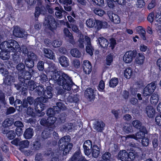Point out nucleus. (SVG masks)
I'll use <instances>...</instances> for the list:
<instances>
[{"mask_svg": "<svg viewBox=\"0 0 161 161\" xmlns=\"http://www.w3.org/2000/svg\"><path fill=\"white\" fill-rule=\"evenodd\" d=\"M0 57L3 60H7L10 58L11 52H19L21 50L18 42L14 40L2 42L0 44Z\"/></svg>", "mask_w": 161, "mask_h": 161, "instance_id": "nucleus-1", "label": "nucleus"}, {"mask_svg": "<svg viewBox=\"0 0 161 161\" xmlns=\"http://www.w3.org/2000/svg\"><path fill=\"white\" fill-rule=\"evenodd\" d=\"M56 105L54 106L53 108H49L46 111L48 117H51L55 118V122L58 119L59 124L65 122L67 115L64 112H62L66 108L64 104L62 102H58Z\"/></svg>", "mask_w": 161, "mask_h": 161, "instance_id": "nucleus-2", "label": "nucleus"}, {"mask_svg": "<svg viewBox=\"0 0 161 161\" xmlns=\"http://www.w3.org/2000/svg\"><path fill=\"white\" fill-rule=\"evenodd\" d=\"M52 80L54 83L59 86H62L65 90L70 91L74 84L70 77L64 72L59 71L55 73Z\"/></svg>", "mask_w": 161, "mask_h": 161, "instance_id": "nucleus-3", "label": "nucleus"}, {"mask_svg": "<svg viewBox=\"0 0 161 161\" xmlns=\"http://www.w3.org/2000/svg\"><path fill=\"white\" fill-rule=\"evenodd\" d=\"M70 137L69 136H65L62 137L59 141L58 145L60 151L63 152L64 155L69 153L73 147L72 143H69Z\"/></svg>", "mask_w": 161, "mask_h": 161, "instance_id": "nucleus-4", "label": "nucleus"}, {"mask_svg": "<svg viewBox=\"0 0 161 161\" xmlns=\"http://www.w3.org/2000/svg\"><path fill=\"white\" fill-rule=\"evenodd\" d=\"M56 126L52 128H45L43 130L41 134V136L43 141H45V144L47 146L52 147L56 144L57 142L55 141H53L50 138L52 136V132L55 129Z\"/></svg>", "mask_w": 161, "mask_h": 161, "instance_id": "nucleus-5", "label": "nucleus"}, {"mask_svg": "<svg viewBox=\"0 0 161 161\" xmlns=\"http://www.w3.org/2000/svg\"><path fill=\"white\" fill-rule=\"evenodd\" d=\"M36 101L34 106L36 115L40 117L42 116L45 114L44 112L42 111L46 108L44 103L47 102V100H45L41 97H39L36 99Z\"/></svg>", "mask_w": 161, "mask_h": 161, "instance_id": "nucleus-6", "label": "nucleus"}, {"mask_svg": "<svg viewBox=\"0 0 161 161\" xmlns=\"http://www.w3.org/2000/svg\"><path fill=\"white\" fill-rule=\"evenodd\" d=\"M21 84H17L18 86L17 89L19 90L20 89H24L22 90L21 92V94L24 95H26L27 93V89L29 90L33 91L35 89L36 85V82L33 80H30L27 81H21Z\"/></svg>", "mask_w": 161, "mask_h": 161, "instance_id": "nucleus-7", "label": "nucleus"}, {"mask_svg": "<svg viewBox=\"0 0 161 161\" xmlns=\"http://www.w3.org/2000/svg\"><path fill=\"white\" fill-rule=\"evenodd\" d=\"M0 72L5 77L3 82L6 85H11L12 82H14V77L13 76L8 75V72L6 68L3 64H2L0 65Z\"/></svg>", "mask_w": 161, "mask_h": 161, "instance_id": "nucleus-8", "label": "nucleus"}, {"mask_svg": "<svg viewBox=\"0 0 161 161\" xmlns=\"http://www.w3.org/2000/svg\"><path fill=\"white\" fill-rule=\"evenodd\" d=\"M45 21L49 30L53 31L56 29L58 25L53 17L51 15H48L45 18Z\"/></svg>", "mask_w": 161, "mask_h": 161, "instance_id": "nucleus-9", "label": "nucleus"}, {"mask_svg": "<svg viewBox=\"0 0 161 161\" xmlns=\"http://www.w3.org/2000/svg\"><path fill=\"white\" fill-rule=\"evenodd\" d=\"M55 118L54 117H48L47 119L43 118L40 119V123L41 125L46 126L47 128H52L53 126H55L54 124L55 122Z\"/></svg>", "mask_w": 161, "mask_h": 161, "instance_id": "nucleus-10", "label": "nucleus"}, {"mask_svg": "<svg viewBox=\"0 0 161 161\" xmlns=\"http://www.w3.org/2000/svg\"><path fill=\"white\" fill-rule=\"evenodd\" d=\"M156 87L155 83L154 82L147 85L143 89V96L145 97L150 96L154 92Z\"/></svg>", "mask_w": 161, "mask_h": 161, "instance_id": "nucleus-11", "label": "nucleus"}, {"mask_svg": "<svg viewBox=\"0 0 161 161\" xmlns=\"http://www.w3.org/2000/svg\"><path fill=\"white\" fill-rule=\"evenodd\" d=\"M137 54L136 50L126 52L123 57V60L126 63H130L135 58Z\"/></svg>", "mask_w": 161, "mask_h": 161, "instance_id": "nucleus-12", "label": "nucleus"}, {"mask_svg": "<svg viewBox=\"0 0 161 161\" xmlns=\"http://www.w3.org/2000/svg\"><path fill=\"white\" fill-rule=\"evenodd\" d=\"M147 133V131L146 127L145 126H143L141 129L139 130V131L137 132L135 135H130L128 136L130 138L137 140L143 138Z\"/></svg>", "mask_w": 161, "mask_h": 161, "instance_id": "nucleus-13", "label": "nucleus"}, {"mask_svg": "<svg viewBox=\"0 0 161 161\" xmlns=\"http://www.w3.org/2000/svg\"><path fill=\"white\" fill-rule=\"evenodd\" d=\"M45 6L43 5L41 0H37V6L35 8L34 14L35 18H38L42 12L45 11Z\"/></svg>", "mask_w": 161, "mask_h": 161, "instance_id": "nucleus-14", "label": "nucleus"}, {"mask_svg": "<svg viewBox=\"0 0 161 161\" xmlns=\"http://www.w3.org/2000/svg\"><path fill=\"white\" fill-rule=\"evenodd\" d=\"M131 151L129 153H128V159H135L136 158L137 159L140 160L144 159V158L145 157L143 156V153H137L133 149H131Z\"/></svg>", "mask_w": 161, "mask_h": 161, "instance_id": "nucleus-15", "label": "nucleus"}, {"mask_svg": "<svg viewBox=\"0 0 161 161\" xmlns=\"http://www.w3.org/2000/svg\"><path fill=\"white\" fill-rule=\"evenodd\" d=\"M81 154L80 149L77 150L70 158L69 161H87Z\"/></svg>", "mask_w": 161, "mask_h": 161, "instance_id": "nucleus-16", "label": "nucleus"}, {"mask_svg": "<svg viewBox=\"0 0 161 161\" xmlns=\"http://www.w3.org/2000/svg\"><path fill=\"white\" fill-rule=\"evenodd\" d=\"M150 140L152 142V149L154 151L158 150V147L159 139L158 134H153L150 136Z\"/></svg>", "mask_w": 161, "mask_h": 161, "instance_id": "nucleus-17", "label": "nucleus"}, {"mask_svg": "<svg viewBox=\"0 0 161 161\" xmlns=\"http://www.w3.org/2000/svg\"><path fill=\"white\" fill-rule=\"evenodd\" d=\"M36 59V56L35 54L32 53L31 55L28 57L25 61V64L27 67L29 68L28 69H31L34 65V61Z\"/></svg>", "mask_w": 161, "mask_h": 161, "instance_id": "nucleus-18", "label": "nucleus"}, {"mask_svg": "<svg viewBox=\"0 0 161 161\" xmlns=\"http://www.w3.org/2000/svg\"><path fill=\"white\" fill-rule=\"evenodd\" d=\"M46 90H44L43 92L42 95L43 96V97H41L42 98L45 100H47V101H48L49 99L51 98L53 96L52 91L53 88L50 86H48L46 87Z\"/></svg>", "mask_w": 161, "mask_h": 161, "instance_id": "nucleus-19", "label": "nucleus"}, {"mask_svg": "<svg viewBox=\"0 0 161 161\" xmlns=\"http://www.w3.org/2000/svg\"><path fill=\"white\" fill-rule=\"evenodd\" d=\"M7 126L5 127L3 130V133L6 134V136L9 140H12L15 138L16 135L15 132L13 130H8L9 126L10 125H7Z\"/></svg>", "mask_w": 161, "mask_h": 161, "instance_id": "nucleus-20", "label": "nucleus"}, {"mask_svg": "<svg viewBox=\"0 0 161 161\" xmlns=\"http://www.w3.org/2000/svg\"><path fill=\"white\" fill-rule=\"evenodd\" d=\"M82 67L84 72L86 74H90L92 71L91 64L88 60H85L83 61Z\"/></svg>", "mask_w": 161, "mask_h": 161, "instance_id": "nucleus-21", "label": "nucleus"}, {"mask_svg": "<svg viewBox=\"0 0 161 161\" xmlns=\"http://www.w3.org/2000/svg\"><path fill=\"white\" fill-rule=\"evenodd\" d=\"M33 70L32 69H28V71H25L23 74H22V75H23V77L19 78L21 79L19 80L20 81H21L22 80V81H29L30 80L31 77H32L33 75Z\"/></svg>", "mask_w": 161, "mask_h": 161, "instance_id": "nucleus-22", "label": "nucleus"}, {"mask_svg": "<svg viewBox=\"0 0 161 161\" xmlns=\"http://www.w3.org/2000/svg\"><path fill=\"white\" fill-rule=\"evenodd\" d=\"M42 146V144L40 138H37L31 144L30 148L33 151L35 152L39 150Z\"/></svg>", "mask_w": 161, "mask_h": 161, "instance_id": "nucleus-23", "label": "nucleus"}, {"mask_svg": "<svg viewBox=\"0 0 161 161\" xmlns=\"http://www.w3.org/2000/svg\"><path fill=\"white\" fill-rule=\"evenodd\" d=\"M107 5L110 8H113L115 7L114 3L121 5H125L126 3V0H107Z\"/></svg>", "mask_w": 161, "mask_h": 161, "instance_id": "nucleus-24", "label": "nucleus"}, {"mask_svg": "<svg viewBox=\"0 0 161 161\" xmlns=\"http://www.w3.org/2000/svg\"><path fill=\"white\" fill-rule=\"evenodd\" d=\"M108 25V24L106 22L95 19V26L94 28L99 30L102 28L104 29L107 28Z\"/></svg>", "mask_w": 161, "mask_h": 161, "instance_id": "nucleus-25", "label": "nucleus"}, {"mask_svg": "<svg viewBox=\"0 0 161 161\" xmlns=\"http://www.w3.org/2000/svg\"><path fill=\"white\" fill-rule=\"evenodd\" d=\"M60 3H63L64 9L67 11H70L72 9V0H59Z\"/></svg>", "mask_w": 161, "mask_h": 161, "instance_id": "nucleus-26", "label": "nucleus"}, {"mask_svg": "<svg viewBox=\"0 0 161 161\" xmlns=\"http://www.w3.org/2000/svg\"><path fill=\"white\" fill-rule=\"evenodd\" d=\"M105 124L102 120L96 121L94 126V128L97 132H101L104 130Z\"/></svg>", "mask_w": 161, "mask_h": 161, "instance_id": "nucleus-27", "label": "nucleus"}, {"mask_svg": "<svg viewBox=\"0 0 161 161\" xmlns=\"http://www.w3.org/2000/svg\"><path fill=\"white\" fill-rule=\"evenodd\" d=\"M13 33L15 37L22 38L25 36V31L19 27H17L14 29Z\"/></svg>", "mask_w": 161, "mask_h": 161, "instance_id": "nucleus-28", "label": "nucleus"}, {"mask_svg": "<svg viewBox=\"0 0 161 161\" xmlns=\"http://www.w3.org/2000/svg\"><path fill=\"white\" fill-rule=\"evenodd\" d=\"M85 95L90 101H92L95 98L94 90L92 88H87L85 91Z\"/></svg>", "mask_w": 161, "mask_h": 161, "instance_id": "nucleus-29", "label": "nucleus"}, {"mask_svg": "<svg viewBox=\"0 0 161 161\" xmlns=\"http://www.w3.org/2000/svg\"><path fill=\"white\" fill-rule=\"evenodd\" d=\"M59 62L62 66L66 67L69 64V62L68 58L64 56H60L59 58Z\"/></svg>", "mask_w": 161, "mask_h": 161, "instance_id": "nucleus-30", "label": "nucleus"}, {"mask_svg": "<svg viewBox=\"0 0 161 161\" xmlns=\"http://www.w3.org/2000/svg\"><path fill=\"white\" fill-rule=\"evenodd\" d=\"M48 72L51 75V79L52 80L53 78V76L55 75V73L58 72L59 71L57 70V68L54 64H50L48 68Z\"/></svg>", "mask_w": 161, "mask_h": 161, "instance_id": "nucleus-31", "label": "nucleus"}, {"mask_svg": "<svg viewBox=\"0 0 161 161\" xmlns=\"http://www.w3.org/2000/svg\"><path fill=\"white\" fill-rule=\"evenodd\" d=\"M128 153L126 150H122L118 153V159L121 161H127L128 159Z\"/></svg>", "mask_w": 161, "mask_h": 161, "instance_id": "nucleus-32", "label": "nucleus"}, {"mask_svg": "<svg viewBox=\"0 0 161 161\" xmlns=\"http://www.w3.org/2000/svg\"><path fill=\"white\" fill-rule=\"evenodd\" d=\"M44 52L45 56L47 58L52 60L55 59L54 53L50 49L44 48Z\"/></svg>", "mask_w": 161, "mask_h": 161, "instance_id": "nucleus-33", "label": "nucleus"}, {"mask_svg": "<svg viewBox=\"0 0 161 161\" xmlns=\"http://www.w3.org/2000/svg\"><path fill=\"white\" fill-rule=\"evenodd\" d=\"M136 30L142 39L143 40H146L147 38L146 36L145 29L143 28L142 26H139L136 27Z\"/></svg>", "mask_w": 161, "mask_h": 161, "instance_id": "nucleus-34", "label": "nucleus"}, {"mask_svg": "<svg viewBox=\"0 0 161 161\" xmlns=\"http://www.w3.org/2000/svg\"><path fill=\"white\" fill-rule=\"evenodd\" d=\"M34 130L32 128L29 127L26 129L24 132L23 136L26 139H30L33 136Z\"/></svg>", "mask_w": 161, "mask_h": 161, "instance_id": "nucleus-35", "label": "nucleus"}, {"mask_svg": "<svg viewBox=\"0 0 161 161\" xmlns=\"http://www.w3.org/2000/svg\"><path fill=\"white\" fill-rule=\"evenodd\" d=\"M143 53H140L137 54L135 59L136 63L138 65L142 64L144 62L145 57Z\"/></svg>", "mask_w": 161, "mask_h": 161, "instance_id": "nucleus-36", "label": "nucleus"}, {"mask_svg": "<svg viewBox=\"0 0 161 161\" xmlns=\"http://www.w3.org/2000/svg\"><path fill=\"white\" fill-rule=\"evenodd\" d=\"M100 46L104 48H107L109 45V41L105 38L100 37L98 39Z\"/></svg>", "mask_w": 161, "mask_h": 161, "instance_id": "nucleus-37", "label": "nucleus"}, {"mask_svg": "<svg viewBox=\"0 0 161 161\" xmlns=\"http://www.w3.org/2000/svg\"><path fill=\"white\" fill-rule=\"evenodd\" d=\"M100 153V150L98 146L94 145L92 149V157L95 158H97Z\"/></svg>", "mask_w": 161, "mask_h": 161, "instance_id": "nucleus-38", "label": "nucleus"}, {"mask_svg": "<svg viewBox=\"0 0 161 161\" xmlns=\"http://www.w3.org/2000/svg\"><path fill=\"white\" fill-rule=\"evenodd\" d=\"M64 33L65 36L69 39V42L73 44L74 42L73 36L67 28H64Z\"/></svg>", "mask_w": 161, "mask_h": 161, "instance_id": "nucleus-39", "label": "nucleus"}, {"mask_svg": "<svg viewBox=\"0 0 161 161\" xmlns=\"http://www.w3.org/2000/svg\"><path fill=\"white\" fill-rule=\"evenodd\" d=\"M70 53L72 56L74 57L79 58L81 55V52L77 48H73L71 50Z\"/></svg>", "mask_w": 161, "mask_h": 161, "instance_id": "nucleus-40", "label": "nucleus"}, {"mask_svg": "<svg viewBox=\"0 0 161 161\" xmlns=\"http://www.w3.org/2000/svg\"><path fill=\"white\" fill-rule=\"evenodd\" d=\"M133 74V70L130 67L125 69L124 71L125 77L127 79H130Z\"/></svg>", "mask_w": 161, "mask_h": 161, "instance_id": "nucleus-41", "label": "nucleus"}, {"mask_svg": "<svg viewBox=\"0 0 161 161\" xmlns=\"http://www.w3.org/2000/svg\"><path fill=\"white\" fill-rule=\"evenodd\" d=\"M159 100V96L158 94H153L151 96L150 102L153 105H156L158 103Z\"/></svg>", "mask_w": 161, "mask_h": 161, "instance_id": "nucleus-42", "label": "nucleus"}, {"mask_svg": "<svg viewBox=\"0 0 161 161\" xmlns=\"http://www.w3.org/2000/svg\"><path fill=\"white\" fill-rule=\"evenodd\" d=\"M38 86L36 85L35 87V92L39 96L42 95L43 92L44 91V89L43 85L37 84Z\"/></svg>", "mask_w": 161, "mask_h": 161, "instance_id": "nucleus-43", "label": "nucleus"}, {"mask_svg": "<svg viewBox=\"0 0 161 161\" xmlns=\"http://www.w3.org/2000/svg\"><path fill=\"white\" fill-rule=\"evenodd\" d=\"M118 82L119 80L118 78L116 77L113 78L109 81V86L110 87H115L118 85Z\"/></svg>", "mask_w": 161, "mask_h": 161, "instance_id": "nucleus-44", "label": "nucleus"}, {"mask_svg": "<svg viewBox=\"0 0 161 161\" xmlns=\"http://www.w3.org/2000/svg\"><path fill=\"white\" fill-rule=\"evenodd\" d=\"M114 54L113 53H110L106 56V64L110 66L113 62Z\"/></svg>", "mask_w": 161, "mask_h": 161, "instance_id": "nucleus-45", "label": "nucleus"}, {"mask_svg": "<svg viewBox=\"0 0 161 161\" xmlns=\"http://www.w3.org/2000/svg\"><path fill=\"white\" fill-rule=\"evenodd\" d=\"M132 125L133 127L136 129H141L144 126H142V123L140 121L138 120H135L132 122Z\"/></svg>", "mask_w": 161, "mask_h": 161, "instance_id": "nucleus-46", "label": "nucleus"}, {"mask_svg": "<svg viewBox=\"0 0 161 161\" xmlns=\"http://www.w3.org/2000/svg\"><path fill=\"white\" fill-rule=\"evenodd\" d=\"M102 158L103 161H112L111 154L109 152H106L103 154Z\"/></svg>", "mask_w": 161, "mask_h": 161, "instance_id": "nucleus-47", "label": "nucleus"}, {"mask_svg": "<svg viewBox=\"0 0 161 161\" xmlns=\"http://www.w3.org/2000/svg\"><path fill=\"white\" fill-rule=\"evenodd\" d=\"M86 23L87 27L89 28H94L95 26V20L92 18H89L86 20Z\"/></svg>", "mask_w": 161, "mask_h": 161, "instance_id": "nucleus-48", "label": "nucleus"}, {"mask_svg": "<svg viewBox=\"0 0 161 161\" xmlns=\"http://www.w3.org/2000/svg\"><path fill=\"white\" fill-rule=\"evenodd\" d=\"M116 40L113 38H111L109 39V46L108 45V47L109 49H110L111 50H113L115 47V45H116Z\"/></svg>", "mask_w": 161, "mask_h": 161, "instance_id": "nucleus-49", "label": "nucleus"}, {"mask_svg": "<svg viewBox=\"0 0 161 161\" xmlns=\"http://www.w3.org/2000/svg\"><path fill=\"white\" fill-rule=\"evenodd\" d=\"M14 54H12V59L13 61L15 63H18L20 61V53H18L19 52H13Z\"/></svg>", "mask_w": 161, "mask_h": 161, "instance_id": "nucleus-50", "label": "nucleus"}, {"mask_svg": "<svg viewBox=\"0 0 161 161\" xmlns=\"http://www.w3.org/2000/svg\"><path fill=\"white\" fill-rule=\"evenodd\" d=\"M26 114L32 117H35L36 114L35 109L30 107L27 108Z\"/></svg>", "mask_w": 161, "mask_h": 161, "instance_id": "nucleus-51", "label": "nucleus"}, {"mask_svg": "<svg viewBox=\"0 0 161 161\" xmlns=\"http://www.w3.org/2000/svg\"><path fill=\"white\" fill-rule=\"evenodd\" d=\"M28 103L26 99V98H24L22 101V104L21 105H18L19 108V110H22L24 108H28Z\"/></svg>", "mask_w": 161, "mask_h": 161, "instance_id": "nucleus-52", "label": "nucleus"}, {"mask_svg": "<svg viewBox=\"0 0 161 161\" xmlns=\"http://www.w3.org/2000/svg\"><path fill=\"white\" fill-rule=\"evenodd\" d=\"M20 49L21 50L20 51V52H19L20 53L22 52L23 53L25 56L27 55V57L31 55L32 53L28 51V49L26 47H22L21 48L20 47Z\"/></svg>", "mask_w": 161, "mask_h": 161, "instance_id": "nucleus-53", "label": "nucleus"}, {"mask_svg": "<svg viewBox=\"0 0 161 161\" xmlns=\"http://www.w3.org/2000/svg\"><path fill=\"white\" fill-rule=\"evenodd\" d=\"M29 144V142L27 140L19 142V145L21 149L27 148Z\"/></svg>", "mask_w": 161, "mask_h": 161, "instance_id": "nucleus-54", "label": "nucleus"}, {"mask_svg": "<svg viewBox=\"0 0 161 161\" xmlns=\"http://www.w3.org/2000/svg\"><path fill=\"white\" fill-rule=\"evenodd\" d=\"M16 68L19 72H20L21 74H23L25 71V65L23 63H19L17 65Z\"/></svg>", "mask_w": 161, "mask_h": 161, "instance_id": "nucleus-55", "label": "nucleus"}, {"mask_svg": "<svg viewBox=\"0 0 161 161\" xmlns=\"http://www.w3.org/2000/svg\"><path fill=\"white\" fill-rule=\"evenodd\" d=\"M114 24H118L120 22V18L117 14H113V17L110 19Z\"/></svg>", "mask_w": 161, "mask_h": 161, "instance_id": "nucleus-56", "label": "nucleus"}, {"mask_svg": "<svg viewBox=\"0 0 161 161\" xmlns=\"http://www.w3.org/2000/svg\"><path fill=\"white\" fill-rule=\"evenodd\" d=\"M94 12L96 14L100 16H102L105 13L103 10L98 8H95L94 10Z\"/></svg>", "mask_w": 161, "mask_h": 161, "instance_id": "nucleus-57", "label": "nucleus"}, {"mask_svg": "<svg viewBox=\"0 0 161 161\" xmlns=\"http://www.w3.org/2000/svg\"><path fill=\"white\" fill-rule=\"evenodd\" d=\"M46 7H45V11H44V12H42L41 14H44L47 11H48L49 13L50 14H53L54 12L53 9L50 8V6L48 4H45Z\"/></svg>", "mask_w": 161, "mask_h": 161, "instance_id": "nucleus-58", "label": "nucleus"}, {"mask_svg": "<svg viewBox=\"0 0 161 161\" xmlns=\"http://www.w3.org/2000/svg\"><path fill=\"white\" fill-rule=\"evenodd\" d=\"M84 153L85 155L89 156L92 153V150L91 149L92 148H90L89 147H87L84 146V147H83Z\"/></svg>", "mask_w": 161, "mask_h": 161, "instance_id": "nucleus-59", "label": "nucleus"}, {"mask_svg": "<svg viewBox=\"0 0 161 161\" xmlns=\"http://www.w3.org/2000/svg\"><path fill=\"white\" fill-rule=\"evenodd\" d=\"M24 2L23 0H17V4L16 6L19 10L23 9L22 8L23 7Z\"/></svg>", "mask_w": 161, "mask_h": 161, "instance_id": "nucleus-60", "label": "nucleus"}, {"mask_svg": "<svg viewBox=\"0 0 161 161\" xmlns=\"http://www.w3.org/2000/svg\"><path fill=\"white\" fill-rule=\"evenodd\" d=\"M44 62L42 61H39L37 64V68L39 71H42L44 69Z\"/></svg>", "mask_w": 161, "mask_h": 161, "instance_id": "nucleus-61", "label": "nucleus"}, {"mask_svg": "<svg viewBox=\"0 0 161 161\" xmlns=\"http://www.w3.org/2000/svg\"><path fill=\"white\" fill-rule=\"evenodd\" d=\"M155 112V110L152 109L151 110L149 109L148 111H147V113L149 117L153 118L154 117Z\"/></svg>", "mask_w": 161, "mask_h": 161, "instance_id": "nucleus-62", "label": "nucleus"}, {"mask_svg": "<svg viewBox=\"0 0 161 161\" xmlns=\"http://www.w3.org/2000/svg\"><path fill=\"white\" fill-rule=\"evenodd\" d=\"M23 127H16L15 129V133L18 136L22 135L23 133L22 128Z\"/></svg>", "mask_w": 161, "mask_h": 161, "instance_id": "nucleus-63", "label": "nucleus"}, {"mask_svg": "<svg viewBox=\"0 0 161 161\" xmlns=\"http://www.w3.org/2000/svg\"><path fill=\"white\" fill-rule=\"evenodd\" d=\"M149 143V139L147 137H144L142 139V144L144 146L147 147L148 146Z\"/></svg>", "mask_w": 161, "mask_h": 161, "instance_id": "nucleus-64", "label": "nucleus"}]
</instances>
